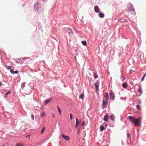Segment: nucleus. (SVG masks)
Wrapping results in <instances>:
<instances>
[{"instance_id": "1", "label": "nucleus", "mask_w": 146, "mask_h": 146, "mask_svg": "<svg viewBox=\"0 0 146 146\" xmlns=\"http://www.w3.org/2000/svg\"><path fill=\"white\" fill-rule=\"evenodd\" d=\"M128 118L129 119V121L134 123L136 125L139 126L141 124V118H139L137 119H135L131 116H129Z\"/></svg>"}, {"instance_id": "2", "label": "nucleus", "mask_w": 146, "mask_h": 146, "mask_svg": "<svg viewBox=\"0 0 146 146\" xmlns=\"http://www.w3.org/2000/svg\"><path fill=\"white\" fill-rule=\"evenodd\" d=\"M128 7L129 11L132 12L133 14H135V10L133 8V5L130 3L128 5Z\"/></svg>"}, {"instance_id": "3", "label": "nucleus", "mask_w": 146, "mask_h": 146, "mask_svg": "<svg viewBox=\"0 0 146 146\" xmlns=\"http://www.w3.org/2000/svg\"><path fill=\"white\" fill-rule=\"evenodd\" d=\"M62 135L63 138L65 140L67 141H69L70 140V138L68 136L65 135L64 134H62Z\"/></svg>"}, {"instance_id": "4", "label": "nucleus", "mask_w": 146, "mask_h": 146, "mask_svg": "<svg viewBox=\"0 0 146 146\" xmlns=\"http://www.w3.org/2000/svg\"><path fill=\"white\" fill-rule=\"evenodd\" d=\"M10 71L11 73L13 74H18L19 73L18 71L17 70L16 71H14L13 69H10Z\"/></svg>"}, {"instance_id": "5", "label": "nucleus", "mask_w": 146, "mask_h": 146, "mask_svg": "<svg viewBox=\"0 0 146 146\" xmlns=\"http://www.w3.org/2000/svg\"><path fill=\"white\" fill-rule=\"evenodd\" d=\"M94 10L97 13H99L100 12L99 9L97 6H95L94 7Z\"/></svg>"}, {"instance_id": "6", "label": "nucleus", "mask_w": 146, "mask_h": 146, "mask_svg": "<svg viewBox=\"0 0 146 146\" xmlns=\"http://www.w3.org/2000/svg\"><path fill=\"white\" fill-rule=\"evenodd\" d=\"M108 101L107 102V101H105V100H104L103 101V104H102V107L103 108H104L105 106L106 105L108 104Z\"/></svg>"}, {"instance_id": "7", "label": "nucleus", "mask_w": 146, "mask_h": 146, "mask_svg": "<svg viewBox=\"0 0 146 146\" xmlns=\"http://www.w3.org/2000/svg\"><path fill=\"white\" fill-rule=\"evenodd\" d=\"M110 99L111 100H113L114 99V96L113 94L111 93L110 94Z\"/></svg>"}, {"instance_id": "8", "label": "nucleus", "mask_w": 146, "mask_h": 146, "mask_svg": "<svg viewBox=\"0 0 146 146\" xmlns=\"http://www.w3.org/2000/svg\"><path fill=\"white\" fill-rule=\"evenodd\" d=\"M40 7V5L38 3H36L35 6H34V7L37 10H38L39 9V8H38V7H39V8Z\"/></svg>"}, {"instance_id": "9", "label": "nucleus", "mask_w": 146, "mask_h": 146, "mask_svg": "<svg viewBox=\"0 0 146 146\" xmlns=\"http://www.w3.org/2000/svg\"><path fill=\"white\" fill-rule=\"evenodd\" d=\"M104 97L106 98V101L107 102L108 100V95L107 93H106L104 95Z\"/></svg>"}, {"instance_id": "10", "label": "nucleus", "mask_w": 146, "mask_h": 146, "mask_svg": "<svg viewBox=\"0 0 146 146\" xmlns=\"http://www.w3.org/2000/svg\"><path fill=\"white\" fill-rule=\"evenodd\" d=\"M108 115H105L104 117V120L106 122H107L108 121Z\"/></svg>"}, {"instance_id": "11", "label": "nucleus", "mask_w": 146, "mask_h": 146, "mask_svg": "<svg viewBox=\"0 0 146 146\" xmlns=\"http://www.w3.org/2000/svg\"><path fill=\"white\" fill-rule=\"evenodd\" d=\"M94 85L95 86L96 88V89L97 90L98 89L99 84L98 82H96L95 84Z\"/></svg>"}, {"instance_id": "12", "label": "nucleus", "mask_w": 146, "mask_h": 146, "mask_svg": "<svg viewBox=\"0 0 146 146\" xmlns=\"http://www.w3.org/2000/svg\"><path fill=\"white\" fill-rule=\"evenodd\" d=\"M52 100V99H50L46 100L44 102L45 104L46 105L47 104L49 103Z\"/></svg>"}, {"instance_id": "13", "label": "nucleus", "mask_w": 146, "mask_h": 146, "mask_svg": "<svg viewBox=\"0 0 146 146\" xmlns=\"http://www.w3.org/2000/svg\"><path fill=\"white\" fill-rule=\"evenodd\" d=\"M110 119L112 121H114L115 119V116L113 115H111L110 116Z\"/></svg>"}, {"instance_id": "14", "label": "nucleus", "mask_w": 146, "mask_h": 146, "mask_svg": "<svg viewBox=\"0 0 146 146\" xmlns=\"http://www.w3.org/2000/svg\"><path fill=\"white\" fill-rule=\"evenodd\" d=\"M99 16L101 18H103L104 17V14L103 13H100L99 14Z\"/></svg>"}, {"instance_id": "15", "label": "nucleus", "mask_w": 146, "mask_h": 146, "mask_svg": "<svg viewBox=\"0 0 146 146\" xmlns=\"http://www.w3.org/2000/svg\"><path fill=\"white\" fill-rule=\"evenodd\" d=\"M84 96V95L83 94H80L79 96V98L83 100Z\"/></svg>"}, {"instance_id": "16", "label": "nucleus", "mask_w": 146, "mask_h": 146, "mask_svg": "<svg viewBox=\"0 0 146 146\" xmlns=\"http://www.w3.org/2000/svg\"><path fill=\"white\" fill-rule=\"evenodd\" d=\"M45 115V113L44 112H42L40 115V117L42 118Z\"/></svg>"}, {"instance_id": "17", "label": "nucleus", "mask_w": 146, "mask_h": 146, "mask_svg": "<svg viewBox=\"0 0 146 146\" xmlns=\"http://www.w3.org/2000/svg\"><path fill=\"white\" fill-rule=\"evenodd\" d=\"M122 85L123 87L124 88H126L127 86V83H125L123 84Z\"/></svg>"}, {"instance_id": "18", "label": "nucleus", "mask_w": 146, "mask_h": 146, "mask_svg": "<svg viewBox=\"0 0 146 146\" xmlns=\"http://www.w3.org/2000/svg\"><path fill=\"white\" fill-rule=\"evenodd\" d=\"M100 129L101 131H102L104 130V127L103 126L101 125L100 127Z\"/></svg>"}, {"instance_id": "19", "label": "nucleus", "mask_w": 146, "mask_h": 146, "mask_svg": "<svg viewBox=\"0 0 146 146\" xmlns=\"http://www.w3.org/2000/svg\"><path fill=\"white\" fill-rule=\"evenodd\" d=\"M76 126H75V127L76 128H77V127H78V119H77V118H76Z\"/></svg>"}, {"instance_id": "20", "label": "nucleus", "mask_w": 146, "mask_h": 146, "mask_svg": "<svg viewBox=\"0 0 146 146\" xmlns=\"http://www.w3.org/2000/svg\"><path fill=\"white\" fill-rule=\"evenodd\" d=\"M82 44L84 46H85L86 45V40L82 41Z\"/></svg>"}, {"instance_id": "21", "label": "nucleus", "mask_w": 146, "mask_h": 146, "mask_svg": "<svg viewBox=\"0 0 146 146\" xmlns=\"http://www.w3.org/2000/svg\"><path fill=\"white\" fill-rule=\"evenodd\" d=\"M25 82H23L21 84V88L22 89H23L25 87Z\"/></svg>"}, {"instance_id": "22", "label": "nucleus", "mask_w": 146, "mask_h": 146, "mask_svg": "<svg viewBox=\"0 0 146 146\" xmlns=\"http://www.w3.org/2000/svg\"><path fill=\"white\" fill-rule=\"evenodd\" d=\"M94 77L95 79H97L98 77V75L96 74L95 73H94Z\"/></svg>"}, {"instance_id": "23", "label": "nucleus", "mask_w": 146, "mask_h": 146, "mask_svg": "<svg viewBox=\"0 0 146 146\" xmlns=\"http://www.w3.org/2000/svg\"><path fill=\"white\" fill-rule=\"evenodd\" d=\"M16 146H23V145L22 143H17L16 145Z\"/></svg>"}, {"instance_id": "24", "label": "nucleus", "mask_w": 146, "mask_h": 146, "mask_svg": "<svg viewBox=\"0 0 146 146\" xmlns=\"http://www.w3.org/2000/svg\"><path fill=\"white\" fill-rule=\"evenodd\" d=\"M68 30L69 31V34L70 35V34L71 33L72 34V32L71 29L70 28H68Z\"/></svg>"}, {"instance_id": "25", "label": "nucleus", "mask_w": 146, "mask_h": 146, "mask_svg": "<svg viewBox=\"0 0 146 146\" xmlns=\"http://www.w3.org/2000/svg\"><path fill=\"white\" fill-rule=\"evenodd\" d=\"M44 129L45 127H44L41 131L40 133L41 134H42L43 133Z\"/></svg>"}, {"instance_id": "26", "label": "nucleus", "mask_w": 146, "mask_h": 146, "mask_svg": "<svg viewBox=\"0 0 146 146\" xmlns=\"http://www.w3.org/2000/svg\"><path fill=\"white\" fill-rule=\"evenodd\" d=\"M57 108L58 109V110L60 113V114H61V111L60 109V108H59V107L58 106L57 107Z\"/></svg>"}, {"instance_id": "27", "label": "nucleus", "mask_w": 146, "mask_h": 146, "mask_svg": "<svg viewBox=\"0 0 146 146\" xmlns=\"http://www.w3.org/2000/svg\"><path fill=\"white\" fill-rule=\"evenodd\" d=\"M136 108L138 110H139L141 109L140 106L138 105L136 106Z\"/></svg>"}, {"instance_id": "28", "label": "nucleus", "mask_w": 146, "mask_h": 146, "mask_svg": "<svg viewBox=\"0 0 146 146\" xmlns=\"http://www.w3.org/2000/svg\"><path fill=\"white\" fill-rule=\"evenodd\" d=\"M146 76V73H145V74L143 76V78H142V79L141 80V81H142L144 79V78H145V77Z\"/></svg>"}, {"instance_id": "29", "label": "nucleus", "mask_w": 146, "mask_h": 146, "mask_svg": "<svg viewBox=\"0 0 146 146\" xmlns=\"http://www.w3.org/2000/svg\"><path fill=\"white\" fill-rule=\"evenodd\" d=\"M138 91L141 94L142 93V91L141 88H139Z\"/></svg>"}, {"instance_id": "30", "label": "nucleus", "mask_w": 146, "mask_h": 146, "mask_svg": "<svg viewBox=\"0 0 146 146\" xmlns=\"http://www.w3.org/2000/svg\"><path fill=\"white\" fill-rule=\"evenodd\" d=\"M31 118L32 119L34 120V115H31Z\"/></svg>"}, {"instance_id": "31", "label": "nucleus", "mask_w": 146, "mask_h": 146, "mask_svg": "<svg viewBox=\"0 0 146 146\" xmlns=\"http://www.w3.org/2000/svg\"><path fill=\"white\" fill-rule=\"evenodd\" d=\"M70 117L71 120H72V114L71 113L70 114Z\"/></svg>"}, {"instance_id": "32", "label": "nucleus", "mask_w": 146, "mask_h": 146, "mask_svg": "<svg viewBox=\"0 0 146 146\" xmlns=\"http://www.w3.org/2000/svg\"><path fill=\"white\" fill-rule=\"evenodd\" d=\"M122 78L123 81H124L125 79V78L123 76H122Z\"/></svg>"}, {"instance_id": "33", "label": "nucleus", "mask_w": 146, "mask_h": 146, "mask_svg": "<svg viewBox=\"0 0 146 146\" xmlns=\"http://www.w3.org/2000/svg\"><path fill=\"white\" fill-rule=\"evenodd\" d=\"M7 69H9L11 68V67L10 66H7Z\"/></svg>"}, {"instance_id": "34", "label": "nucleus", "mask_w": 146, "mask_h": 146, "mask_svg": "<svg viewBox=\"0 0 146 146\" xmlns=\"http://www.w3.org/2000/svg\"><path fill=\"white\" fill-rule=\"evenodd\" d=\"M26 137L28 138V139H29L30 138V135H28L26 136Z\"/></svg>"}, {"instance_id": "35", "label": "nucleus", "mask_w": 146, "mask_h": 146, "mask_svg": "<svg viewBox=\"0 0 146 146\" xmlns=\"http://www.w3.org/2000/svg\"><path fill=\"white\" fill-rule=\"evenodd\" d=\"M10 93V91L8 92H7V93L5 94V95L7 96V95L9 94Z\"/></svg>"}, {"instance_id": "36", "label": "nucleus", "mask_w": 146, "mask_h": 146, "mask_svg": "<svg viewBox=\"0 0 146 146\" xmlns=\"http://www.w3.org/2000/svg\"><path fill=\"white\" fill-rule=\"evenodd\" d=\"M127 136L128 137H130V135L129 133L127 134Z\"/></svg>"}, {"instance_id": "37", "label": "nucleus", "mask_w": 146, "mask_h": 146, "mask_svg": "<svg viewBox=\"0 0 146 146\" xmlns=\"http://www.w3.org/2000/svg\"><path fill=\"white\" fill-rule=\"evenodd\" d=\"M80 131V129L79 128L78 129V134H79Z\"/></svg>"}, {"instance_id": "38", "label": "nucleus", "mask_w": 146, "mask_h": 146, "mask_svg": "<svg viewBox=\"0 0 146 146\" xmlns=\"http://www.w3.org/2000/svg\"><path fill=\"white\" fill-rule=\"evenodd\" d=\"M84 124V122H83L82 124V126H83Z\"/></svg>"}, {"instance_id": "39", "label": "nucleus", "mask_w": 146, "mask_h": 146, "mask_svg": "<svg viewBox=\"0 0 146 146\" xmlns=\"http://www.w3.org/2000/svg\"><path fill=\"white\" fill-rule=\"evenodd\" d=\"M53 117H55V115H54V114H53Z\"/></svg>"}, {"instance_id": "40", "label": "nucleus", "mask_w": 146, "mask_h": 146, "mask_svg": "<svg viewBox=\"0 0 146 146\" xmlns=\"http://www.w3.org/2000/svg\"><path fill=\"white\" fill-rule=\"evenodd\" d=\"M2 146H5V145H3Z\"/></svg>"}, {"instance_id": "41", "label": "nucleus", "mask_w": 146, "mask_h": 146, "mask_svg": "<svg viewBox=\"0 0 146 146\" xmlns=\"http://www.w3.org/2000/svg\"><path fill=\"white\" fill-rule=\"evenodd\" d=\"M1 83L0 82V86H1Z\"/></svg>"}]
</instances>
